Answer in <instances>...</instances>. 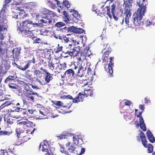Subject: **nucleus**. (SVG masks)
<instances>
[{
  "label": "nucleus",
  "instance_id": "nucleus-1",
  "mask_svg": "<svg viewBox=\"0 0 155 155\" xmlns=\"http://www.w3.org/2000/svg\"><path fill=\"white\" fill-rule=\"evenodd\" d=\"M137 4L139 8H138L137 12H135L133 15V22L135 26H139L142 23V19L146 11V6L147 4V2L145 0H137Z\"/></svg>",
  "mask_w": 155,
  "mask_h": 155
},
{
  "label": "nucleus",
  "instance_id": "nucleus-2",
  "mask_svg": "<svg viewBox=\"0 0 155 155\" xmlns=\"http://www.w3.org/2000/svg\"><path fill=\"white\" fill-rule=\"evenodd\" d=\"M39 25L38 23L33 22L29 19L22 21L20 22L18 28L20 31L19 32L23 37H26L28 35L31 34L32 32L30 30L33 29Z\"/></svg>",
  "mask_w": 155,
  "mask_h": 155
},
{
  "label": "nucleus",
  "instance_id": "nucleus-3",
  "mask_svg": "<svg viewBox=\"0 0 155 155\" xmlns=\"http://www.w3.org/2000/svg\"><path fill=\"white\" fill-rule=\"evenodd\" d=\"M40 13L41 15V18L44 19H41L40 21L42 23L47 24L48 25H53L54 21V19L52 18L57 16L56 13L48 9L43 8L40 11Z\"/></svg>",
  "mask_w": 155,
  "mask_h": 155
},
{
  "label": "nucleus",
  "instance_id": "nucleus-4",
  "mask_svg": "<svg viewBox=\"0 0 155 155\" xmlns=\"http://www.w3.org/2000/svg\"><path fill=\"white\" fill-rule=\"evenodd\" d=\"M5 10L3 9L0 12V40L4 39L3 36L4 32L7 31L6 24L7 21L6 16L5 15Z\"/></svg>",
  "mask_w": 155,
  "mask_h": 155
},
{
  "label": "nucleus",
  "instance_id": "nucleus-5",
  "mask_svg": "<svg viewBox=\"0 0 155 155\" xmlns=\"http://www.w3.org/2000/svg\"><path fill=\"white\" fill-rule=\"evenodd\" d=\"M124 5L125 7L124 14L125 17L124 21L126 24L129 25V19L131 15V4L133 3V0H124Z\"/></svg>",
  "mask_w": 155,
  "mask_h": 155
},
{
  "label": "nucleus",
  "instance_id": "nucleus-6",
  "mask_svg": "<svg viewBox=\"0 0 155 155\" xmlns=\"http://www.w3.org/2000/svg\"><path fill=\"white\" fill-rule=\"evenodd\" d=\"M30 87L26 85V86L24 87V91L23 92L26 99L28 101H30L34 102L35 101V96H38L39 94L37 93L33 92L30 89Z\"/></svg>",
  "mask_w": 155,
  "mask_h": 155
},
{
  "label": "nucleus",
  "instance_id": "nucleus-7",
  "mask_svg": "<svg viewBox=\"0 0 155 155\" xmlns=\"http://www.w3.org/2000/svg\"><path fill=\"white\" fill-rule=\"evenodd\" d=\"M104 50H105L104 52L102 57L103 62H107L109 59V56L112 51V49L110 47L108 44H104L103 45Z\"/></svg>",
  "mask_w": 155,
  "mask_h": 155
},
{
  "label": "nucleus",
  "instance_id": "nucleus-8",
  "mask_svg": "<svg viewBox=\"0 0 155 155\" xmlns=\"http://www.w3.org/2000/svg\"><path fill=\"white\" fill-rule=\"evenodd\" d=\"M140 137L141 139L142 144L145 147H147V150L148 153H151L153 152V148L152 145L151 144H149L148 146H147V141L146 137L144 133L141 131L140 134Z\"/></svg>",
  "mask_w": 155,
  "mask_h": 155
},
{
  "label": "nucleus",
  "instance_id": "nucleus-9",
  "mask_svg": "<svg viewBox=\"0 0 155 155\" xmlns=\"http://www.w3.org/2000/svg\"><path fill=\"white\" fill-rule=\"evenodd\" d=\"M72 42L66 46V51L65 54H68L71 57H72L77 51V47L75 46L74 40H72Z\"/></svg>",
  "mask_w": 155,
  "mask_h": 155
},
{
  "label": "nucleus",
  "instance_id": "nucleus-10",
  "mask_svg": "<svg viewBox=\"0 0 155 155\" xmlns=\"http://www.w3.org/2000/svg\"><path fill=\"white\" fill-rule=\"evenodd\" d=\"M56 59H54L49 61L48 62V66L50 69L55 73L59 72L58 71L59 68V62Z\"/></svg>",
  "mask_w": 155,
  "mask_h": 155
},
{
  "label": "nucleus",
  "instance_id": "nucleus-11",
  "mask_svg": "<svg viewBox=\"0 0 155 155\" xmlns=\"http://www.w3.org/2000/svg\"><path fill=\"white\" fill-rule=\"evenodd\" d=\"M7 48L5 44H1L0 46V57L2 60H5L8 57L9 54H7Z\"/></svg>",
  "mask_w": 155,
  "mask_h": 155
},
{
  "label": "nucleus",
  "instance_id": "nucleus-12",
  "mask_svg": "<svg viewBox=\"0 0 155 155\" xmlns=\"http://www.w3.org/2000/svg\"><path fill=\"white\" fill-rule=\"evenodd\" d=\"M113 59H114V57H110L109 58L110 60L109 63L108 64L107 68H106V67H104L106 72L107 73H109L111 76L113 75V66H114V64Z\"/></svg>",
  "mask_w": 155,
  "mask_h": 155
},
{
  "label": "nucleus",
  "instance_id": "nucleus-13",
  "mask_svg": "<svg viewBox=\"0 0 155 155\" xmlns=\"http://www.w3.org/2000/svg\"><path fill=\"white\" fill-rule=\"evenodd\" d=\"M38 7V5L36 2H30L28 3L26 7V8L30 12H35Z\"/></svg>",
  "mask_w": 155,
  "mask_h": 155
},
{
  "label": "nucleus",
  "instance_id": "nucleus-14",
  "mask_svg": "<svg viewBox=\"0 0 155 155\" xmlns=\"http://www.w3.org/2000/svg\"><path fill=\"white\" fill-rule=\"evenodd\" d=\"M71 68H72L73 70L74 71V74L75 73V74L76 76H78L80 77H82V75L83 73L81 74H79L80 73V71L81 70V69L82 68V66L81 65H79L78 67V65H76L74 64H71Z\"/></svg>",
  "mask_w": 155,
  "mask_h": 155
},
{
  "label": "nucleus",
  "instance_id": "nucleus-15",
  "mask_svg": "<svg viewBox=\"0 0 155 155\" xmlns=\"http://www.w3.org/2000/svg\"><path fill=\"white\" fill-rule=\"evenodd\" d=\"M41 70H42L44 72H45L46 75L45 78V81L46 83H49L50 81L53 79V78L52 76L53 75V74H51L49 73L47 71V70L45 69H43L42 68H40Z\"/></svg>",
  "mask_w": 155,
  "mask_h": 155
},
{
  "label": "nucleus",
  "instance_id": "nucleus-16",
  "mask_svg": "<svg viewBox=\"0 0 155 155\" xmlns=\"http://www.w3.org/2000/svg\"><path fill=\"white\" fill-rule=\"evenodd\" d=\"M11 55L8 54V57L9 58L13 57L14 58V54L15 58H18L20 54V50L18 48H13L12 52H10Z\"/></svg>",
  "mask_w": 155,
  "mask_h": 155
},
{
  "label": "nucleus",
  "instance_id": "nucleus-17",
  "mask_svg": "<svg viewBox=\"0 0 155 155\" xmlns=\"http://www.w3.org/2000/svg\"><path fill=\"white\" fill-rule=\"evenodd\" d=\"M85 96L84 94L81 92L79 93L77 97L73 99V102L74 103H76L80 101H82Z\"/></svg>",
  "mask_w": 155,
  "mask_h": 155
},
{
  "label": "nucleus",
  "instance_id": "nucleus-18",
  "mask_svg": "<svg viewBox=\"0 0 155 155\" xmlns=\"http://www.w3.org/2000/svg\"><path fill=\"white\" fill-rule=\"evenodd\" d=\"M65 146L69 152L75 153L74 151L75 149V147L74 144H71L70 142H69L66 143Z\"/></svg>",
  "mask_w": 155,
  "mask_h": 155
},
{
  "label": "nucleus",
  "instance_id": "nucleus-19",
  "mask_svg": "<svg viewBox=\"0 0 155 155\" xmlns=\"http://www.w3.org/2000/svg\"><path fill=\"white\" fill-rule=\"evenodd\" d=\"M90 48L87 47L85 48H83L81 51V54L85 57H89L92 54L91 50H89Z\"/></svg>",
  "mask_w": 155,
  "mask_h": 155
},
{
  "label": "nucleus",
  "instance_id": "nucleus-20",
  "mask_svg": "<svg viewBox=\"0 0 155 155\" xmlns=\"http://www.w3.org/2000/svg\"><path fill=\"white\" fill-rule=\"evenodd\" d=\"M63 13L64 15V21L67 24L70 23L71 19L70 18V16L68 14V13L65 11H64Z\"/></svg>",
  "mask_w": 155,
  "mask_h": 155
},
{
  "label": "nucleus",
  "instance_id": "nucleus-21",
  "mask_svg": "<svg viewBox=\"0 0 155 155\" xmlns=\"http://www.w3.org/2000/svg\"><path fill=\"white\" fill-rule=\"evenodd\" d=\"M83 55L82 54H81V51L80 52V49H78L73 56L74 57H75L77 60L79 62L81 61V57Z\"/></svg>",
  "mask_w": 155,
  "mask_h": 155
},
{
  "label": "nucleus",
  "instance_id": "nucleus-22",
  "mask_svg": "<svg viewBox=\"0 0 155 155\" xmlns=\"http://www.w3.org/2000/svg\"><path fill=\"white\" fill-rule=\"evenodd\" d=\"M147 135L148 139L150 142L153 143L155 142L154 137L150 130H148L147 131Z\"/></svg>",
  "mask_w": 155,
  "mask_h": 155
},
{
  "label": "nucleus",
  "instance_id": "nucleus-23",
  "mask_svg": "<svg viewBox=\"0 0 155 155\" xmlns=\"http://www.w3.org/2000/svg\"><path fill=\"white\" fill-rule=\"evenodd\" d=\"M110 7L109 6H107L104 8H103V15H105V14H107L108 15V17L111 18L112 16L110 13Z\"/></svg>",
  "mask_w": 155,
  "mask_h": 155
},
{
  "label": "nucleus",
  "instance_id": "nucleus-24",
  "mask_svg": "<svg viewBox=\"0 0 155 155\" xmlns=\"http://www.w3.org/2000/svg\"><path fill=\"white\" fill-rule=\"evenodd\" d=\"M73 140L74 143L79 144L80 141H82V137L81 135H75L73 137Z\"/></svg>",
  "mask_w": 155,
  "mask_h": 155
},
{
  "label": "nucleus",
  "instance_id": "nucleus-25",
  "mask_svg": "<svg viewBox=\"0 0 155 155\" xmlns=\"http://www.w3.org/2000/svg\"><path fill=\"white\" fill-rule=\"evenodd\" d=\"M116 7V3H114L111 6V12L112 14L113 18L114 20L117 21L118 20V18L115 15L114 13L116 11L115 8Z\"/></svg>",
  "mask_w": 155,
  "mask_h": 155
},
{
  "label": "nucleus",
  "instance_id": "nucleus-26",
  "mask_svg": "<svg viewBox=\"0 0 155 155\" xmlns=\"http://www.w3.org/2000/svg\"><path fill=\"white\" fill-rule=\"evenodd\" d=\"M66 75L71 76L73 77L74 76V71L72 68L68 69L65 72L63 75L65 76Z\"/></svg>",
  "mask_w": 155,
  "mask_h": 155
},
{
  "label": "nucleus",
  "instance_id": "nucleus-27",
  "mask_svg": "<svg viewBox=\"0 0 155 155\" xmlns=\"http://www.w3.org/2000/svg\"><path fill=\"white\" fill-rule=\"evenodd\" d=\"M39 113V118L40 119H44L46 118L47 117V113L44 110H40L38 111Z\"/></svg>",
  "mask_w": 155,
  "mask_h": 155
},
{
  "label": "nucleus",
  "instance_id": "nucleus-28",
  "mask_svg": "<svg viewBox=\"0 0 155 155\" xmlns=\"http://www.w3.org/2000/svg\"><path fill=\"white\" fill-rule=\"evenodd\" d=\"M84 93L86 97L89 96H92L93 94V90L91 88L88 90H84Z\"/></svg>",
  "mask_w": 155,
  "mask_h": 155
},
{
  "label": "nucleus",
  "instance_id": "nucleus-29",
  "mask_svg": "<svg viewBox=\"0 0 155 155\" xmlns=\"http://www.w3.org/2000/svg\"><path fill=\"white\" fill-rule=\"evenodd\" d=\"M140 125V128L144 131L146 130V126L144 123L143 120H139Z\"/></svg>",
  "mask_w": 155,
  "mask_h": 155
},
{
  "label": "nucleus",
  "instance_id": "nucleus-30",
  "mask_svg": "<svg viewBox=\"0 0 155 155\" xmlns=\"http://www.w3.org/2000/svg\"><path fill=\"white\" fill-rule=\"evenodd\" d=\"M143 23L147 27L154 25V23L152 21V20H150L149 19L146 20Z\"/></svg>",
  "mask_w": 155,
  "mask_h": 155
},
{
  "label": "nucleus",
  "instance_id": "nucleus-31",
  "mask_svg": "<svg viewBox=\"0 0 155 155\" xmlns=\"http://www.w3.org/2000/svg\"><path fill=\"white\" fill-rule=\"evenodd\" d=\"M63 5V8L64 7H65L67 8L68 9L69 8H70L71 6V4L67 0H64L62 3Z\"/></svg>",
  "mask_w": 155,
  "mask_h": 155
},
{
  "label": "nucleus",
  "instance_id": "nucleus-32",
  "mask_svg": "<svg viewBox=\"0 0 155 155\" xmlns=\"http://www.w3.org/2000/svg\"><path fill=\"white\" fill-rule=\"evenodd\" d=\"M104 6H102L101 7L99 8H97L96 9H93L94 12H96V13L98 15H103V7Z\"/></svg>",
  "mask_w": 155,
  "mask_h": 155
},
{
  "label": "nucleus",
  "instance_id": "nucleus-33",
  "mask_svg": "<svg viewBox=\"0 0 155 155\" xmlns=\"http://www.w3.org/2000/svg\"><path fill=\"white\" fill-rule=\"evenodd\" d=\"M30 65L29 63L28 62L25 66L24 67H23L19 65H18L17 67L20 70L23 71H25L29 67Z\"/></svg>",
  "mask_w": 155,
  "mask_h": 155
},
{
  "label": "nucleus",
  "instance_id": "nucleus-34",
  "mask_svg": "<svg viewBox=\"0 0 155 155\" xmlns=\"http://www.w3.org/2000/svg\"><path fill=\"white\" fill-rule=\"evenodd\" d=\"M38 51H42L43 53H44L45 54L44 55H45V56L46 55H49V56L50 55V51H49V50L47 48L45 49H40L38 50Z\"/></svg>",
  "mask_w": 155,
  "mask_h": 155
},
{
  "label": "nucleus",
  "instance_id": "nucleus-35",
  "mask_svg": "<svg viewBox=\"0 0 155 155\" xmlns=\"http://www.w3.org/2000/svg\"><path fill=\"white\" fill-rule=\"evenodd\" d=\"M14 76H9L6 79L5 82L7 83L10 82L12 81H15Z\"/></svg>",
  "mask_w": 155,
  "mask_h": 155
},
{
  "label": "nucleus",
  "instance_id": "nucleus-36",
  "mask_svg": "<svg viewBox=\"0 0 155 155\" xmlns=\"http://www.w3.org/2000/svg\"><path fill=\"white\" fill-rule=\"evenodd\" d=\"M72 12L73 13L72 14L73 16L76 19H79L80 18V16L78 12L74 9H73Z\"/></svg>",
  "mask_w": 155,
  "mask_h": 155
},
{
  "label": "nucleus",
  "instance_id": "nucleus-37",
  "mask_svg": "<svg viewBox=\"0 0 155 155\" xmlns=\"http://www.w3.org/2000/svg\"><path fill=\"white\" fill-rule=\"evenodd\" d=\"M77 28L74 26H72L68 27L67 28V30L68 31L73 32L74 33H76L77 29Z\"/></svg>",
  "mask_w": 155,
  "mask_h": 155
},
{
  "label": "nucleus",
  "instance_id": "nucleus-38",
  "mask_svg": "<svg viewBox=\"0 0 155 155\" xmlns=\"http://www.w3.org/2000/svg\"><path fill=\"white\" fill-rule=\"evenodd\" d=\"M65 23L63 22H58L55 24L54 26L58 28H61L65 25Z\"/></svg>",
  "mask_w": 155,
  "mask_h": 155
},
{
  "label": "nucleus",
  "instance_id": "nucleus-39",
  "mask_svg": "<svg viewBox=\"0 0 155 155\" xmlns=\"http://www.w3.org/2000/svg\"><path fill=\"white\" fill-rule=\"evenodd\" d=\"M68 34L66 35H64L63 37V40L65 43H68V44L69 43H70L71 41H70L69 40V38L67 37V36H68Z\"/></svg>",
  "mask_w": 155,
  "mask_h": 155
},
{
  "label": "nucleus",
  "instance_id": "nucleus-40",
  "mask_svg": "<svg viewBox=\"0 0 155 155\" xmlns=\"http://www.w3.org/2000/svg\"><path fill=\"white\" fill-rule=\"evenodd\" d=\"M61 68L58 69L59 70H65L67 68V64L65 62L63 63L62 64H60Z\"/></svg>",
  "mask_w": 155,
  "mask_h": 155
},
{
  "label": "nucleus",
  "instance_id": "nucleus-41",
  "mask_svg": "<svg viewBox=\"0 0 155 155\" xmlns=\"http://www.w3.org/2000/svg\"><path fill=\"white\" fill-rule=\"evenodd\" d=\"M63 49V47L62 46H60V45L58 44L57 47H56V48L54 49L55 52L56 53H58L62 51Z\"/></svg>",
  "mask_w": 155,
  "mask_h": 155
},
{
  "label": "nucleus",
  "instance_id": "nucleus-42",
  "mask_svg": "<svg viewBox=\"0 0 155 155\" xmlns=\"http://www.w3.org/2000/svg\"><path fill=\"white\" fill-rule=\"evenodd\" d=\"M60 151L62 153H64L66 155H70L69 153L66 151L64 147L61 146Z\"/></svg>",
  "mask_w": 155,
  "mask_h": 155
},
{
  "label": "nucleus",
  "instance_id": "nucleus-43",
  "mask_svg": "<svg viewBox=\"0 0 155 155\" xmlns=\"http://www.w3.org/2000/svg\"><path fill=\"white\" fill-rule=\"evenodd\" d=\"M26 125L29 127H31L34 126L35 125V123H33L32 122L30 121L27 119L26 120Z\"/></svg>",
  "mask_w": 155,
  "mask_h": 155
},
{
  "label": "nucleus",
  "instance_id": "nucleus-44",
  "mask_svg": "<svg viewBox=\"0 0 155 155\" xmlns=\"http://www.w3.org/2000/svg\"><path fill=\"white\" fill-rule=\"evenodd\" d=\"M47 146L46 144H43L42 145L41 150L42 151L45 152H48V151L47 149Z\"/></svg>",
  "mask_w": 155,
  "mask_h": 155
},
{
  "label": "nucleus",
  "instance_id": "nucleus-45",
  "mask_svg": "<svg viewBox=\"0 0 155 155\" xmlns=\"http://www.w3.org/2000/svg\"><path fill=\"white\" fill-rule=\"evenodd\" d=\"M86 67H85L84 68L83 66H82V68L81 69V70L80 71V73L79 74H81L82 73L83 74H82V77L84 76L85 74V72L87 68Z\"/></svg>",
  "mask_w": 155,
  "mask_h": 155
},
{
  "label": "nucleus",
  "instance_id": "nucleus-46",
  "mask_svg": "<svg viewBox=\"0 0 155 155\" xmlns=\"http://www.w3.org/2000/svg\"><path fill=\"white\" fill-rule=\"evenodd\" d=\"M48 3L50 4V6L51 8L54 9L56 7V5L55 3H53V2L51 1H49L48 2Z\"/></svg>",
  "mask_w": 155,
  "mask_h": 155
},
{
  "label": "nucleus",
  "instance_id": "nucleus-47",
  "mask_svg": "<svg viewBox=\"0 0 155 155\" xmlns=\"http://www.w3.org/2000/svg\"><path fill=\"white\" fill-rule=\"evenodd\" d=\"M34 75L36 76H39L41 75V73L39 70H36L34 71Z\"/></svg>",
  "mask_w": 155,
  "mask_h": 155
},
{
  "label": "nucleus",
  "instance_id": "nucleus-48",
  "mask_svg": "<svg viewBox=\"0 0 155 155\" xmlns=\"http://www.w3.org/2000/svg\"><path fill=\"white\" fill-rule=\"evenodd\" d=\"M33 43L34 44H39V43H42L41 42V39H40L39 38H36L35 39V41L33 42Z\"/></svg>",
  "mask_w": 155,
  "mask_h": 155
},
{
  "label": "nucleus",
  "instance_id": "nucleus-49",
  "mask_svg": "<svg viewBox=\"0 0 155 155\" xmlns=\"http://www.w3.org/2000/svg\"><path fill=\"white\" fill-rule=\"evenodd\" d=\"M9 87L11 89H16L17 88V85L15 84L10 83L8 84Z\"/></svg>",
  "mask_w": 155,
  "mask_h": 155
},
{
  "label": "nucleus",
  "instance_id": "nucleus-50",
  "mask_svg": "<svg viewBox=\"0 0 155 155\" xmlns=\"http://www.w3.org/2000/svg\"><path fill=\"white\" fill-rule=\"evenodd\" d=\"M12 133V130L5 131V136H9Z\"/></svg>",
  "mask_w": 155,
  "mask_h": 155
},
{
  "label": "nucleus",
  "instance_id": "nucleus-51",
  "mask_svg": "<svg viewBox=\"0 0 155 155\" xmlns=\"http://www.w3.org/2000/svg\"><path fill=\"white\" fill-rule=\"evenodd\" d=\"M66 135L65 134H61L59 135L58 136H57V137L58 138V139L59 140H61L64 139H65L66 138Z\"/></svg>",
  "mask_w": 155,
  "mask_h": 155
},
{
  "label": "nucleus",
  "instance_id": "nucleus-52",
  "mask_svg": "<svg viewBox=\"0 0 155 155\" xmlns=\"http://www.w3.org/2000/svg\"><path fill=\"white\" fill-rule=\"evenodd\" d=\"M54 104L58 106H62L63 103L60 101H56Z\"/></svg>",
  "mask_w": 155,
  "mask_h": 155
},
{
  "label": "nucleus",
  "instance_id": "nucleus-53",
  "mask_svg": "<svg viewBox=\"0 0 155 155\" xmlns=\"http://www.w3.org/2000/svg\"><path fill=\"white\" fill-rule=\"evenodd\" d=\"M143 111L142 110L141 112H139V113L138 114H136L137 115V117H139V120H143V118L141 116V114L143 112Z\"/></svg>",
  "mask_w": 155,
  "mask_h": 155
},
{
  "label": "nucleus",
  "instance_id": "nucleus-54",
  "mask_svg": "<svg viewBox=\"0 0 155 155\" xmlns=\"http://www.w3.org/2000/svg\"><path fill=\"white\" fill-rule=\"evenodd\" d=\"M56 2H57V5L58 7H60L62 9L63 8V5H62V3L61 2L58 1L57 0H55Z\"/></svg>",
  "mask_w": 155,
  "mask_h": 155
},
{
  "label": "nucleus",
  "instance_id": "nucleus-55",
  "mask_svg": "<svg viewBox=\"0 0 155 155\" xmlns=\"http://www.w3.org/2000/svg\"><path fill=\"white\" fill-rule=\"evenodd\" d=\"M84 31V30L81 28H77L76 30V33H79L81 34Z\"/></svg>",
  "mask_w": 155,
  "mask_h": 155
},
{
  "label": "nucleus",
  "instance_id": "nucleus-56",
  "mask_svg": "<svg viewBox=\"0 0 155 155\" xmlns=\"http://www.w3.org/2000/svg\"><path fill=\"white\" fill-rule=\"evenodd\" d=\"M26 37L31 38V39L33 41H35V38H36V37L33 35L32 36L29 35V34L28 35H26Z\"/></svg>",
  "mask_w": 155,
  "mask_h": 155
},
{
  "label": "nucleus",
  "instance_id": "nucleus-57",
  "mask_svg": "<svg viewBox=\"0 0 155 155\" xmlns=\"http://www.w3.org/2000/svg\"><path fill=\"white\" fill-rule=\"evenodd\" d=\"M26 37L31 38V39L33 41H35V38H36V37L33 35L32 36L29 35V34L28 35H26Z\"/></svg>",
  "mask_w": 155,
  "mask_h": 155
},
{
  "label": "nucleus",
  "instance_id": "nucleus-58",
  "mask_svg": "<svg viewBox=\"0 0 155 155\" xmlns=\"http://www.w3.org/2000/svg\"><path fill=\"white\" fill-rule=\"evenodd\" d=\"M11 104V103H9V102H5L1 106H0V108H3L5 106H8V105H10V104Z\"/></svg>",
  "mask_w": 155,
  "mask_h": 155
},
{
  "label": "nucleus",
  "instance_id": "nucleus-59",
  "mask_svg": "<svg viewBox=\"0 0 155 155\" xmlns=\"http://www.w3.org/2000/svg\"><path fill=\"white\" fill-rule=\"evenodd\" d=\"M14 108L15 111L17 112H20L21 110H23V108H21L20 107H15Z\"/></svg>",
  "mask_w": 155,
  "mask_h": 155
},
{
  "label": "nucleus",
  "instance_id": "nucleus-60",
  "mask_svg": "<svg viewBox=\"0 0 155 155\" xmlns=\"http://www.w3.org/2000/svg\"><path fill=\"white\" fill-rule=\"evenodd\" d=\"M125 101V102H124L125 106H128L129 108H130V104H131L130 101L128 100H126Z\"/></svg>",
  "mask_w": 155,
  "mask_h": 155
},
{
  "label": "nucleus",
  "instance_id": "nucleus-61",
  "mask_svg": "<svg viewBox=\"0 0 155 155\" xmlns=\"http://www.w3.org/2000/svg\"><path fill=\"white\" fill-rule=\"evenodd\" d=\"M7 123L8 124V125H11L13 124V122L10 118L7 119Z\"/></svg>",
  "mask_w": 155,
  "mask_h": 155
},
{
  "label": "nucleus",
  "instance_id": "nucleus-62",
  "mask_svg": "<svg viewBox=\"0 0 155 155\" xmlns=\"http://www.w3.org/2000/svg\"><path fill=\"white\" fill-rule=\"evenodd\" d=\"M53 36L56 39H58V38L59 35L60 34H58L57 32H55L53 34Z\"/></svg>",
  "mask_w": 155,
  "mask_h": 155
},
{
  "label": "nucleus",
  "instance_id": "nucleus-63",
  "mask_svg": "<svg viewBox=\"0 0 155 155\" xmlns=\"http://www.w3.org/2000/svg\"><path fill=\"white\" fill-rule=\"evenodd\" d=\"M35 17L37 19H38L40 18H41V14L40 11V12L39 13L37 14H36Z\"/></svg>",
  "mask_w": 155,
  "mask_h": 155
},
{
  "label": "nucleus",
  "instance_id": "nucleus-64",
  "mask_svg": "<svg viewBox=\"0 0 155 155\" xmlns=\"http://www.w3.org/2000/svg\"><path fill=\"white\" fill-rule=\"evenodd\" d=\"M144 107L145 105L144 104H140L139 106V108H140L141 109V110L143 111H144V109H145Z\"/></svg>",
  "mask_w": 155,
  "mask_h": 155
}]
</instances>
